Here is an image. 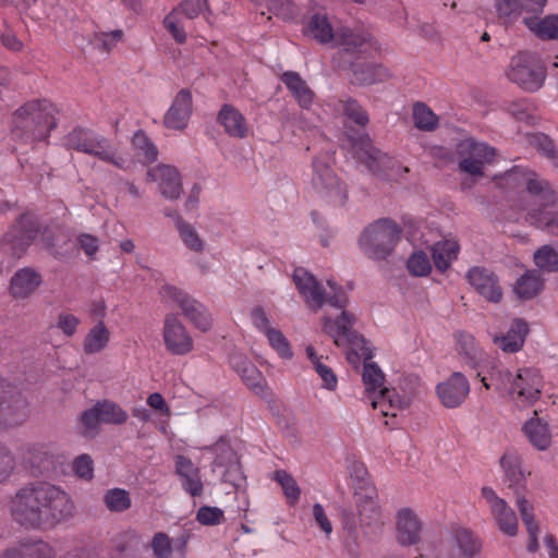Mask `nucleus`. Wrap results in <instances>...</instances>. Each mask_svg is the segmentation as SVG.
Returning <instances> with one entry per match:
<instances>
[{"instance_id":"obj_1","label":"nucleus","mask_w":558,"mask_h":558,"mask_svg":"<svg viewBox=\"0 0 558 558\" xmlns=\"http://www.w3.org/2000/svg\"><path fill=\"white\" fill-rule=\"evenodd\" d=\"M293 281L311 308L317 311L327 302L342 310L341 315L336 319L329 316L324 317L323 330L333 339L336 345H348L357 356L365 360L362 375L366 390L365 399L379 417L390 418L385 421V425L395 428L398 425V413L410 405V398L400 395L395 388L383 387L384 374L377 364L368 362L373 357L372 350L367 341L352 329L355 323L354 316L344 311L348 298L343 289L333 280H327L331 293L326 295L316 278L301 267L294 270Z\"/></svg>"},{"instance_id":"obj_2","label":"nucleus","mask_w":558,"mask_h":558,"mask_svg":"<svg viewBox=\"0 0 558 558\" xmlns=\"http://www.w3.org/2000/svg\"><path fill=\"white\" fill-rule=\"evenodd\" d=\"M495 181L498 186L519 194L514 206L525 213L531 226L558 235V213L548 210L558 202V195L546 179L532 169L514 166Z\"/></svg>"},{"instance_id":"obj_3","label":"nucleus","mask_w":558,"mask_h":558,"mask_svg":"<svg viewBox=\"0 0 558 558\" xmlns=\"http://www.w3.org/2000/svg\"><path fill=\"white\" fill-rule=\"evenodd\" d=\"M303 32L320 44L343 48L345 52L355 54L356 59L374 57L379 51V46L369 32L345 26L335 29L328 16L322 12L307 17Z\"/></svg>"},{"instance_id":"obj_4","label":"nucleus","mask_w":558,"mask_h":558,"mask_svg":"<svg viewBox=\"0 0 558 558\" xmlns=\"http://www.w3.org/2000/svg\"><path fill=\"white\" fill-rule=\"evenodd\" d=\"M490 379L495 389L507 396L518 409L534 405L542 396L544 379L538 369L533 367L519 368L515 373L494 365L490 368Z\"/></svg>"},{"instance_id":"obj_5","label":"nucleus","mask_w":558,"mask_h":558,"mask_svg":"<svg viewBox=\"0 0 558 558\" xmlns=\"http://www.w3.org/2000/svg\"><path fill=\"white\" fill-rule=\"evenodd\" d=\"M69 149L96 156L119 169H126L129 159L112 145L110 140L90 129L75 128L64 138Z\"/></svg>"},{"instance_id":"obj_6","label":"nucleus","mask_w":558,"mask_h":558,"mask_svg":"<svg viewBox=\"0 0 558 558\" xmlns=\"http://www.w3.org/2000/svg\"><path fill=\"white\" fill-rule=\"evenodd\" d=\"M73 509V502L63 490L48 483L37 486V527H53L71 518Z\"/></svg>"},{"instance_id":"obj_7","label":"nucleus","mask_w":558,"mask_h":558,"mask_svg":"<svg viewBox=\"0 0 558 558\" xmlns=\"http://www.w3.org/2000/svg\"><path fill=\"white\" fill-rule=\"evenodd\" d=\"M401 228L391 219H379L362 232L359 244L372 259H385L400 240Z\"/></svg>"},{"instance_id":"obj_8","label":"nucleus","mask_w":558,"mask_h":558,"mask_svg":"<svg viewBox=\"0 0 558 558\" xmlns=\"http://www.w3.org/2000/svg\"><path fill=\"white\" fill-rule=\"evenodd\" d=\"M354 157L361 161L376 177L392 180L408 168H401L398 162L385 153L376 149L367 136H361L352 141Z\"/></svg>"},{"instance_id":"obj_9","label":"nucleus","mask_w":558,"mask_h":558,"mask_svg":"<svg viewBox=\"0 0 558 558\" xmlns=\"http://www.w3.org/2000/svg\"><path fill=\"white\" fill-rule=\"evenodd\" d=\"M454 154L460 171L481 178L484 175L485 165L494 161L496 149L486 143L469 137L461 140L456 145Z\"/></svg>"},{"instance_id":"obj_10","label":"nucleus","mask_w":558,"mask_h":558,"mask_svg":"<svg viewBox=\"0 0 558 558\" xmlns=\"http://www.w3.org/2000/svg\"><path fill=\"white\" fill-rule=\"evenodd\" d=\"M508 78L526 92L538 90L545 82L546 69L530 53H518L511 59Z\"/></svg>"},{"instance_id":"obj_11","label":"nucleus","mask_w":558,"mask_h":558,"mask_svg":"<svg viewBox=\"0 0 558 558\" xmlns=\"http://www.w3.org/2000/svg\"><path fill=\"white\" fill-rule=\"evenodd\" d=\"M312 186L314 191L329 203L342 206L348 199L347 186L335 174L331 167L323 159L313 160Z\"/></svg>"},{"instance_id":"obj_12","label":"nucleus","mask_w":558,"mask_h":558,"mask_svg":"<svg viewBox=\"0 0 558 558\" xmlns=\"http://www.w3.org/2000/svg\"><path fill=\"white\" fill-rule=\"evenodd\" d=\"M161 298L167 302L175 303L182 314L201 331H207L213 325L211 315L204 304L192 298L185 291L174 286H163L160 290Z\"/></svg>"},{"instance_id":"obj_13","label":"nucleus","mask_w":558,"mask_h":558,"mask_svg":"<svg viewBox=\"0 0 558 558\" xmlns=\"http://www.w3.org/2000/svg\"><path fill=\"white\" fill-rule=\"evenodd\" d=\"M34 226V215L32 213L23 214L0 242V258L5 255H11L14 259L20 258L33 243Z\"/></svg>"},{"instance_id":"obj_14","label":"nucleus","mask_w":558,"mask_h":558,"mask_svg":"<svg viewBox=\"0 0 558 558\" xmlns=\"http://www.w3.org/2000/svg\"><path fill=\"white\" fill-rule=\"evenodd\" d=\"M29 415L26 400L13 393L11 385L0 377V426H15Z\"/></svg>"},{"instance_id":"obj_15","label":"nucleus","mask_w":558,"mask_h":558,"mask_svg":"<svg viewBox=\"0 0 558 558\" xmlns=\"http://www.w3.org/2000/svg\"><path fill=\"white\" fill-rule=\"evenodd\" d=\"M482 496L489 507L490 514L498 530L508 536H515L519 523L514 510L505 499L498 497L490 487H483Z\"/></svg>"},{"instance_id":"obj_16","label":"nucleus","mask_w":558,"mask_h":558,"mask_svg":"<svg viewBox=\"0 0 558 558\" xmlns=\"http://www.w3.org/2000/svg\"><path fill=\"white\" fill-rule=\"evenodd\" d=\"M211 450L216 454L213 471L219 472L223 483L238 486L239 482L243 480V473L235 451L223 441L216 442Z\"/></svg>"},{"instance_id":"obj_17","label":"nucleus","mask_w":558,"mask_h":558,"mask_svg":"<svg viewBox=\"0 0 558 558\" xmlns=\"http://www.w3.org/2000/svg\"><path fill=\"white\" fill-rule=\"evenodd\" d=\"M471 391L469 379L461 372H453L446 380L437 384L436 393L447 409L461 407Z\"/></svg>"},{"instance_id":"obj_18","label":"nucleus","mask_w":558,"mask_h":558,"mask_svg":"<svg viewBox=\"0 0 558 558\" xmlns=\"http://www.w3.org/2000/svg\"><path fill=\"white\" fill-rule=\"evenodd\" d=\"M396 539L402 546L416 545L422 539L423 521L417 513L409 508H400L396 512Z\"/></svg>"},{"instance_id":"obj_19","label":"nucleus","mask_w":558,"mask_h":558,"mask_svg":"<svg viewBox=\"0 0 558 558\" xmlns=\"http://www.w3.org/2000/svg\"><path fill=\"white\" fill-rule=\"evenodd\" d=\"M163 340L167 350L175 355L187 354L193 349L191 336L174 314H169L165 318Z\"/></svg>"},{"instance_id":"obj_20","label":"nucleus","mask_w":558,"mask_h":558,"mask_svg":"<svg viewBox=\"0 0 558 558\" xmlns=\"http://www.w3.org/2000/svg\"><path fill=\"white\" fill-rule=\"evenodd\" d=\"M468 282L475 291L489 302L498 303L502 298V289L497 276L485 267L475 266L466 274Z\"/></svg>"},{"instance_id":"obj_21","label":"nucleus","mask_w":558,"mask_h":558,"mask_svg":"<svg viewBox=\"0 0 558 558\" xmlns=\"http://www.w3.org/2000/svg\"><path fill=\"white\" fill-rule=\"evenodd\" d=\"M230 363L241 376L243 383L255 395L263 398H268L271 396V391L267 386V381L264 375L253 363L241 355H233L230 359Z\"/></svg>"},{"instance_id":"obj_22","label":"nucleus","mask_w":558,"mask_h":558,"mask_svg":"<svg viewBox=\"0 0 558 558\" xmlns=\"http://www.w3.org/2000/svg\"><path fill=\"white\" fill-rule=\"evenodd\" d=\"M192 106L191 92L187 88L181 89L163 117L165 126L175 131L184 130L192 114Z\"/></svg>"},{"instance_id":"obj_23","label":"nucleus","mask_w":558,"mask_h":558,"mask_svg":"<svg viewBox=\"0 0 558 558\" xmlns=\"http://www.w3.org/2000/svg\"><path fill=\"white\" fill-rule=\"evenodd\" d=\"M174 472L186 494L191 497H199L203 495L204 484L201 476V470L190 458L183 454L175 456Z\"/></svg>"},{"instance_id":"obj_24","label":"nucleus","mask_w":558,"mask_h":558,"mask_svg":"<svg viewBox=\"0 0 558 558\" xmlns=\"http://www.w3.org/2000/svg\"><path fill=\"white\" fill-rule=\"evenodd\" d=\"M148 178L158 184L160 193L169 199H177L182 193V181L178 169L169 165L149 168Z\"/></svg>"},{"instance_id":"obj_25","label":"nucleus","mask_w":558,"mask_h":558,"mask_svg":"<svg viewBox=\"0 0 558 558\" xmlns=\"http://www.w3.org/2000/svg\"><path fill=\"white\" fill-rule=\"evenodd\" d=\"M12 519L22 526H32L35 519V486L27 485L16 492L10 502Z\"/></svg>"},{"instance_id":"obj_26","label":"nucleus","mask_w":558,"mask_h":558,"mask_svg":"<svg viewBox=\"0 0 558 558\" xmlns=\"http://www.w3.org/2000/svg\"><path fill=\"white\" fill-rule=\"evenodd\" d=\"M217 122L230 137L242 140L248 135L250 126L246 118L230 104L222 105L217 114Z\"/></svg>"},{"instance_id":"obj_27","label":"nucleus","mask_w":558,"mask_h":558,"mask_svg":"<svg viewBox=\"0 0 558 558\" xmlns=\"http://www.w3.org/2000/svg\"><path fill=\"white\" fill-rule=\"evenodd\" d=\"M280 81L302 109H311L314 104L315 93L298 72L286 71L280 75Z\"/></svg>"},{"instance_id":"obj_28","label":"nucleus","mask_w":558,"mask_h":558,"mask_svg":"<svg viewBox=\"0 0 558 558\" xmlns=\"http://www.w3.org/2000/svg\"><path fill=\"white\" fill-rule=\"evenodd\" d=\"M352 68V82L359 85H373L390 78L389 70L383 64L369 62H354Z\"/></svg>"},{"instance_id":"obj_29","label":"nucleus","mask_w":558,"mask_h":558,"mask_svg":"<svg viewBox=\"0 0 558 558\" xmlns=\"http://www.w3.org/2000/svg\"><path fill=\"white\" fill-rule=\"evenodd\" d=\"M527 332V324L515 319L506 335L494 337V343L506 353H515L522 349Z\"/></svg>"},{"instance_id":"obj_30","label":"nucleus","mask_w":558,"mask_h":558,"mask_svg":"<svg viewBox=\"0 0 558 558\" xmlns=\"http://www.w3.org/2000/svg\"><path fill=\"white\" fill-rule=\"evenodd\" d=\"M9 291L16 302L29 299L35 292V270L31 267L19 269L10 280Z\"/></svg>"},{"instance_id":"obj_31","label":"nucleus","mask_w":558,"mask_h":558,"mask_svg":"<svg viewBox=\"0 0 558 558\" xmlns=\"http://www.w3.org/2000/svg\"><path fill=\"white\" fill-rule=\"evenodd\" d=\"M58 108L48 99H37V142L49 137L57 126Z\"/></svg>"},{"instance_id":"obj_32","label":"nucleus","mask_w":558,"mask_h":558,"mask_svg":"<svg viewBox=\"0 0 558 558\" xmlns=\"http://www.w3.org/2000/svg\"><path fill=\"white\" fill-rule=\"evenodd\" d=\"M305 354L322 379V387L329 391H335L338 386V378L332 368L326 364L328 357L317 354L313 345H307L305 348Z\"/></svg>"},{"instance_id":"obj_33","label":"nucleus","mask_w":558,"mask_h":558,"mask_svg":"<svg viewBox=\"0 0 558 558\" xmlns=\"http://www.w3.org/2000/svg\"><path fill=\"white\" fill-rule=\"evenodd\" d=\"M524 25L542 40H558V14L523 19Z\"/></svg>"},{"instance_id":"obj_34","label":"nucleus","mask_w":558,"mask_h":558,"mask_svg":"<svg viewBox=\"0 0 558 558\" xmlns=\"http://www.w3.org/2000/svg\"><path fill=\"white\" fill-rule=\"evenodd\" d=\"M523 433L537 450H546L551 445L548 424L538 417H532L523 425Z\"/></svg>"},{"instance_id":"obj_35","label":"nucleus","mask_w":558,"mask_h":558,"mask_svg":"<svg viewBox=\"0 0 558 558\" xmlns=\"http://www.w3.org/2000/svg\"><path fill=\"white\" fill-rule=\"evenodd\" d=\"M459 244L454 240H445L435 243L432 247V255L437 270L444 272L457 258Z\"/></svg>"},{"instance_id":"obj_36","label":"nucleus","mask_w":558,"mask_h":558,"mask_svg":"<svg viewBox=\"0 0 558 558\" xmlns=\"http://www.w3.org/2000/svg\"><path fill=\"white\" fill-rule=\"evenodd\" d=\"M110 341V331L102 320L93 326L83 341V350L86 354L101 352Z\"/></svg>"},{"instance_id":"obj_37","label":"nucleus","mask_w":558,"mask_h":558,"mask_svg":"<svg viewBox=\"0 0 558 558\" xmlns=\"http://www.w3.org/2000/svg\"><path fill=\"white\" fill-rule=\"evenodd\" d=\"M357 510L360 523L367 526L381 524V510L378 501L374 497V492L364 498L359 496Z\"/></svg>"},{"instance_id":"obj_38","label":"nucleus","mask_w":558,"mask_h":558,"mask_svg":"<svg viewBox=\"0 0 558 558\" xmlns=\"http://www.w3.org/2000/svg\"><path fill=\"white\" fill-rule=\"evenodd\" d=\"M544 280L536 270H529L521 276L514 286V292L521 300L535 298L543 289Z\"/></svg>"},{"instance_id":"obj_39","label":"nucleus","mask_w":558,"mask_h":558,"mask_svg":"<svg viewBox=\"0 0 558 558\" xmlns=\"http://www.w3.org/2000/svg\"><path fill=\"white\" fill-rule=\"evenodd\" d=\"M500 465L510 487L519 485L524 480L525 474L522 469V460L518 453L513 451L505 452L500 459Z\"/></svg>"},{"instance_id":"obj_40","label":"nucleus","mask_w":558,"mask_h":558,"mask_svg":"<svg viewBox=\"0 0 558 558\" xmlns=\"http://www.w3.org/2000/svg\"><path fill=\"white\" fill-rule=\"evenodd\" d=\"M458 351L463 354L472 367H476L477 363L482 360L483 351L478 347L475 338L465 331H458L454 333Z\"/></svg>"},{"instance_id":"obj_41","label":"nucleus","mask_w":558,"mask_h":558,"mask_svg":"<svg viewBox=\"0 0 558 558\" xmlns=\"http://www.w3.org/2000/svg\"><path fill=\"white\" fill-rule=\"evenodd\" d=\"M453 536L463 556L472 558L481 551L482 541L473 531L466 527H457L453 532Z\"/></svg>"},{"instance_id":"obj_42","label":"nucleus","mask_w":558,"mask_h":558,"mask_svg":"<svg viewBox=\"0 0 558 558\" xmlns=\"http://www.w3.org/2000/svg\"><path fill=\"white\" fill-rule=\"evenodd\" d=\"M271 478L282 488L287 504L295 506L301 497V488L295 478L286 470L275 471Z\"/></svg>"},{"instance_id":"obj_43","label":"nucleus","mask_w":558,"mask_h":558,"mask_svg":"<svg viewBox=\"0 0 558 558\" xmlns=\"http://www.w3.org/2000/svg\"><path fill=\"white\" fill-rule=\"evenodd\" d=\"M96 404L100 414V421L104 424L121 425L129 418L128 413L119 404L110 400L99 401Z\"/></svg>"},{"instance_id":"obj_44","label":"nucleus","mask_w":558,"mask_h":558,"mask_svg":"<svg viewBox=\"0 0 558 558\" xmlns=\"http://www.w3.org/2000/svg\"><path fill=\"white\" fill-rule=\"evenodd\" d=\"M414 125L422 131H434L438 126V117L424 102H416L413 106Z\"/></svg>"},{"instance_id":"obj_45","label":"nucleus","mask_w":558,"mask_h":558,"mask_svg":"<svg viewBox=\"0 0 558 558\" xmlns=\"http://www.w3.org/2000/svg\"><path fill=\"white\" fill-rule=\"evenodd\" d=\"M13 132L19 135L20 132H31L35 125V105L29 102L17 109L12 120Z\"/></svg>"},{"instance_id":"obj_46","label":"nucleus","mask_w":558,"mask_h":558,"mask_svg":"<svg viewBox=\"0 0 558 558\" xmlns=\"http://www.w3.org/2000/svg\"><path fill=\"white\" fill-rule=\"evenodd\" d=\"M104 502L112 512H124L132 506L129 492L122 488H111L106 492Z\"/></svg>"},{"instance_id":"obj_47","label":"nucleus","mask_w":558,"mask_h":558,"mask_svg":"<svg viewBox=\"0 0 558 558\" xmlns=\"http://www.w3.org/2000/svg\"><path fill=\"white\" fill-rule=\"evenodd\" d=\"M177 229L179 231L180 239L187 248L196 253L204 250V242L192 225L185 222L182 218H178Z\"/></svg>"},{"instance_id":"obj_48","label":"nucleus","mask_w":558,"mask_h":558,"mask_svg":"<svg viewBox=\"0 0 558 558\" xmlns=\"http://www.w3.org/2000/svg\"><path fill=\"white\" fill-rule=\"evenodd\" d=\"M132 144L137 154L143 156L146 161L153 162L157 159L158 149L144 131L138 130L134 133Z\"/></svg>"},{"instance_id":"obj_49","label":"nucleus","mask_w":558,"mask_h":558,"mask_svg":"<svg viewBox=\"0 0 558 558\" xmlns=\"http://www.w3.org/2000/svg\"><path fill=\"white\" fill-rule=\"evenodd\" d=\"M498 17L504 25H510L521 15L519 0H494Z\"/></svg>"},{"instance_id":"obj_50","label":"nucleus","mask_w":558,"mask_h":558,"mask_svg":"<svg viewBox=\"0 0 558 558\" xmlns=\"http://www.w3.org/2000/svg\"><path fill=\"white\" fill-rule=\"evenodd\" d=\"M259 5H265L268 12L281 17L282 20L293 19L296 14V8L290 0H255Z\"/></svg>"},{"instance_id":"obj_51","label":"nucleus","mask_w":558,"mask_h":558,"mask_svg":"<svg viewBox=\"0 0 558 558\" xmlns=\"http://www.w3.org/2000/svg\"><path fill=\"white\" fill-rule=\"evenodd\" d=\"M162 24L177 44L182 45L186 41V32L181 16H179V10H172L168 15H166Z\"/></svg>"},{"instance_id":"obj_52","label":"nucleus","mask_w":558,"mask_h":558,"mask_svg":"<svg viewBox=\"0 0 558 558\" xmlns=\"http://www.w3.org/2000/svg\"><path fill=\"white\" fill-rule=\"evenodd\" d=\"M534 263L544 271L558 270V254L549 245H544L534 254Z\"/></svg>"},{"instance_id":"obj_53","label":"nucleus","mask_w":558,"mask_h":558,"mask_svg":"<svg viewBox=\"0 0 558 558\" xmlns=\"http://www.w3.org/2000/svg\"><path fill=\"white\" fill-rule=\"evenodd\" d=\"M266 338L270 347L281 359L289 360L292 357L293 353L290 342L279 329L274 328L272 330H268Z\"/></svg>"},{"instance_id":"obj_54","label":"nucleus","mask_w":558,"mask_h":558,"mask_svg":"<svg viewBox=\"0 0 558 558\" xmlns=\"http://www.w3.org/2000/svg\"><path fill=\"white\" fill-rule=\"evenodd\" d=\"M531 144L547 157L554 167L558 168V149L555 148L554 142L545 134H535L532 136Z\"/></svg>"},{"instance_id":"obj_55","label":"nucleus","mask_w":558,"mask_h":558,"mask_svg":"<svg viewBox=\"0 0 558 558\" xmlns=\"http://www.w3.org/2000/svg\"><path fill=\"white\" fill-rule=\"evenodd\" d=\"M342 110L344 116L360 126H365L369 119L366 110L355 100L348 98L342 100Z\"/></svg>"},{"instance_id":"obj_56","label":"nucleus","mask_w":558,"mask_h":558,"mask_svg":"<svg viewBox=\"0 0 558 558\" xmlns=\"http://www.w3.org/2000/svg\"><path fill=\"white\" fill-rule=\"evenodd\" d=\"M409 271L418 277L427 276L432 270V264L426 253L418 251L411 255L408 260Z\"/></svg>"},{"instance_id":"obj_57","label":"nucleus","mask_w":558,"mask_h":558,"mask_svg":"<svg viewBox=\"0 0 558 558\" xmlns=\"http://www.w3.org/2000/svg\"><path fill=\"white\" fill-rule=\"evenodd\" d=\"M223 519V511L218 507L202 506L196 512V520L206 526L218 525Z\"/></svg>"},{"instance_id":"obj_58","label":"nucleus","mask_w":558,"mask_h":558,"mask_svg":"<svg viewBox=\"0 0 558 558\" xmlns=\"http://www.w3.org/2000/svg\"><path fill=\"white\" fill-rule=\"evenodd\" d=\"M150 548L156 558H168L172 553V541L163 532H157L151 538Z\"/></svg>"},{"instance_id":"obj_59","label":"nucleus","mask_w":558,"mask_h":558,"mask_svg":"<svg viewBox=\"0 0 558 558\" xmlns=\"http://www.w3.org/2000/svg\"><path fill=\"white\" fill-rule=\"evenodd\" d=\"M72 470L77 477L84 481H90L94 476L93 459L89 454H80L74 459Z\"/></svg>"},{"instance_id":"obj_60","label":"nucleus","mask_w":558,"mask_h":558,"mask_svg":"<svg viewBox=\"0 0 558 558\" xmlns=\"http://www.w3.org/2000/svg\"><path fill=\"white\" fill-rule=\"evenodd\" d=\"M517 507L526 527V531L537 530L538 524L534 518L533 506L524 497H519L517 499Z\"/></svg>"},{"instance_id":"obj_61","label":"nucleus","mask_w":558,"mask_h":558,"mask_svg":"<svg viewBox=\"0 0 558 558\" xmlns=\"http://www.w3.org/2000/svg\"><path fill=\"white\" fill-rule=\"evenodd\" d=\"M81 423L84 427L85 435H88L98 428L101 421L97 404L82 413Z\"/></svg>"},{"instance_id":"obj_62","label":"nucleus","mask_w":558,"mask_h":558,"mask_svg":"<svg viewBox=\"0 0 558 558\" xmlns=\"http://www.w3.org/2000/svg\"><path fill=\"white\" fill-rule=\"evenodd\" d=\"M251 319L256 329L263 332L265 336L268 333V330H272L270 327L269 318L263 307L257 306L251 312Z\"/></svg>"},{"instance_id":"obj_63","label":"nucleus","mask_w":558,"mask_h":558,"mask_svg":"<svg viewBox=\"0 0 558 558\" xmlns=\"http://www.w3.org/2000/svg\"><path fill=\"white\" fill-rule=\"evenodd\" d=\"M80 319L69 313H61L58 317V328H60L68 337L73 336L80 325Z\"/></svg>"},{"instance_id":"obj_64","label":"nucleus","mask_w":558,"mask_h":558,"mask_svg":"<svg viewBox=\"0 0 558 558\" xmlns=\"http://www.w3.org/2000/svg\"><path fill=\"white\" fill-rule=\"evenodd\" d=\"M123 32L120 29L100 33L96 35V40L101 44L102 50L106 52L111 51L117 44L122 39Z\"/></svg>"}]
</instances>
